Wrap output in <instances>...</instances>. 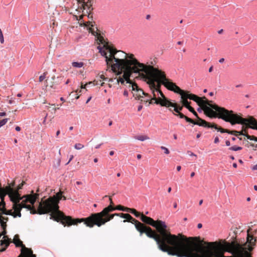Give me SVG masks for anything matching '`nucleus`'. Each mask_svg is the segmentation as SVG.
Listing matches in <instances>:
<instances>
[{
	"label": "nucleus",
	"mask_w": 257,
	"mask_h": 257,
	"mask_svg": "<svg viewBox=\"0 0 257 257\" xmlns=\"http://www.w3.org/2000/svg\"><path fill=\"white\" fill-rule=\"evenodd\" d=\"M136 229L141 236L145 233L154 239L161 251L168 255L177 257H250V228L247 230L246 242L233 240L224 241L218 244L210 242L203 246L196 240V238L179 233L171 234L167 228L155 227L160 234L152 229L139 222L136 224Z\"/></svg>",
	"instance_id": "nucleus-1"
},
{
	"label": "nucleus",
	"mask_w": 257,
	"mask_h": 257,
	"mask_svg": "<svg viewBox=\"0 0 257 257\" xmlns=\"http://www.w3.org/2000/svg\"><path fill=\"white\" fill-rule=\"evenodd\" d=\"M5 194H8L10 200L14 203L13 209L17 216L21 217V210L23 208H25L31 211V213L39 214H45L49 213H55L58 214L62 220L63 224H66L65 221L63 220V216H65L59 210L58 204L62 198L66 199V197L62 196L61 192L57 193L53 197H50L44 201H41L39 203L37 210L32 207L30 205H26L28 202L33 205L38 199L39 194H33L32 195H28L21 197L20 195L16 191L10 188L6 191L2 190ZM33 193H34L33 192Z\"/></svg>",
	"instance_id": "nucleus-2"
},
{
	"label": "nucleus",
	"mask_w": 257,
	"mask_h": 257,
	"mask_svg": "<svg viewBox=\"0 0 257 257\" xmlns=\"http://www.w3.org/2000/svg\"><path fill=\"white\" fill-rule=\"evenodd\" d=\"M165 85L176 93L181 95V102L184 106L187 108L190 106V102L188 99L195 101L198 105H204V113L209 117H218L226 122H230L231 124H245L249 122L253 124L252 119H245V118L239 116L237 114L234 113L232 110H228L224 107H221L216 104H211V101H208L205 97H200L195 94L189 93V92L184 91L181 90L175 83H165Z\"/></svg>",
	"instance_id": "nucleus-3"
},
{
	"label": "nucleus",
	"mask_w": 257,
	"mask_h": 257,
	"mask_svg": "<svg viewBox=\"0 0 257 257\" xmlns=\"http://www.w3.org/2000/svg\"><path fill=\"white\" fill-rule=\"evenodd\" d=\"M103 48L98 46L99 52L105 58L107 65L111 67V69L117 75L124 72L125 76H128L131 72L138 73L140 76L144 73L151 64L140 63L132 54H127L121 51H116L104 43Z\"/></svg>",
	"instance_id": "nucleus-4"
},
{
	"label": "nucleus",
	"mask_w": 257,
	"mask_h": 257,
	"mask_svg": "<svg viewBox=\"0 0 257 257\" xmlns=\"http://www.w3.org/2000/svg\"><path fill=\"white\" fill-rule=\"evenodd\" d=\"M141 76L147 82L150 88L152 90L153 97L156 104H160L162 106L170 107L174 106V104L167 98L160 90L161 85H164L168 89H170L165 85V83H174L167 79L164 72L150 65Z\"/></svg>",
	"instance_id": "nucleus-5"
},
{
	"label": "nucleus",
	"mask_w": 257,
	"mask_h": 257,
	"mask_svg": "<svg viewBox=\"0 0 257 257\" xmlns=\"http://www.w3.org/2000/svg\"><path fill=\"white\" fill-rule=\"evenodd\" d=\"M116 209V207L108 206L99 213H95L91 214L89 217L85 218L74 219L70 216H63V220L66 222L68 225L77 224L78 223L84 222L87 226L92 227L94 225L98 227L105 224L106 222L111 220L114 216L120 217V213H114L110 214L109 213Z\"/></svg>",
	"instance_id": "nucleus-6"
},
{
	"label": "nucleus",
	"mask_w": 257,
	"mask_h": 257,
	"mask_svg": "<svg viewBox=\"0 0 257 257\" xmlns=\"http://www.w3.org/2000/svg\"><path fill=\"white\" fill-rule=\"evenodd\" d=\"M196 117L198 119L197 121H194L193 119H192V121L190 122L195 125H198L199 126H201L205 127L214 128L215 130H217L218 131H219L221 133H230L228 130H225L221 127H219L216 124L214 123H209L205 121V120L199 118L198 115Z\"/></svg>",
	"instance_id": "nucleus-7"
},
{
	"label": "nucleus",
	"mask_w": 257,
	"mask_h": 257,
	"mask_svg": "<svg viewBox=\"0 0 257 257\" xmlns=\"http://www.w3.org/2000/svg\"><path fill=\"white\" fill-rule=\"evenodd\" d=\"M141 219L145 223L150 225L154 227H161L167 228V225L164 221L162 220L155 221L152 218L144 214L141 215Z\"/></svg>",
	"instance_id": "nucleus-8"
},
{
	"label": "nucleus",
	"mask_w": 257,
	"mask_h": 257,
	"mask_svg": "<svg viewBox=\"0 0 257 257\" xmlns=\"http://www.w3.org/2000/svg\"><path fill=\"white\" fill-rule=\"evenodd\" d=\"M14 243L17 247H21V253L24 254L26 256L36 257V255L33 253L31 249L26 247L23 244L22 241L19 239L18 235H16L14 238Z\"/></svg>",
	"instance_id": "nucleus-9"
},
{
	"label": "nucleus",
	"mask_w": 257,
	"mask_h": 257,
	"mask_svg": "<svg viewBox=\"0 0 257 257\" xmlns=\"http://www.w3.org/2000/svg\"><path fill=\"white\" fill-rule=\"evenodd\" d=\"M123 76L124 77L125 80V83L124 86L125 87V89H126L127 90L132 91L133 92L135 88H137V84L136 83H133V82L130 80V77L134 75L136 78H140L144 80L141 76L139 75L138 73H136L134 72H131L129 75L125 76L124 74V72H122Z\"/></svg>",
	"instance_id": "nucleus-10"
},
{
	"label": "nucleus",
	"mask_w": 257,
	"mask_h": 257,
	"mask_svg": "<svg viewBox=\"0 0 257 257\" xmlns=\"http://www.w3.org/2000/svg\"><path fill=\"white\" fill-rule=\"evenodd\" d=\"M4 200H2V202L0 204V214L1 215H9L13 216L14 218L17 217L16 215V213L15 212H13L12 210H7L5 208V202L4 201Z\"/></svg>",
	"instance_id": "nucleus-11"
},
{
	"label": "nucleus",
	"mask_w": 257,
	"mask_h": 257,
	"mask_svg": "<svg viewBox=\"0 0 257 257\" xmlns=\"http://www.w3.org/2000/svg\"><path fill=\"white\" fill-rule=\"evenodd\" d=\"M116 209L119 210H121L123 211H126L128 212H130L133 214L136 217H138L140 216V213L138 212L136 209H132L127 207H124L121 205H118L116 206Z\"/></svg>",
	"instance_id": "nucleus-12"
},
{
	"label": "nucleus",
	"mask_w": 257,
	"mask_h": 257,
	"mask_svg": "<svg viewBox=\"0 0 257 257\" xmlns=\"http://www.w3.org/2000/svg\"><path fill=\"white\" fill-rule=\"evenodd\" d=\"M120 217L125 219L123 220V222H125L126 221L131 222L133 224H135L136 226V224L139 222L138 220L134 219L131 215L129 214H124L120 213Z\"/></svg>",
	"instance_id": "nucleus-13"
},
{
	"label": "nucleus",
	"mask_w": 257,
	"mask_h": 257,
	"mask_svg": "<svg viewBox=\"0 0 257 257\" xmlns=\"http://www.w3.org/2000/svg\"><path fill=\"white\" fill-rule=\"evenodd\" d=\"M133 94L134 97L136 98V99L140 100L141 99V97H143V95H145V92H144V91L141 89L139 88L137 85V88L135 89V90L132 92ZM145 97H144L145 98Z\"/></svg>",
	"instance_id": "nucleus-14"
},
{
	"label": "nucleus",
	"mask_w": 257,
	"mask_h": 257,
	"mask_svg": "<svg viewBox=\"0 0 257 257\" xmlns=\"http://www.w3.org/2000/svg\"><path fill=\"white\" fill-rule=\"evenodd\" d=\"M77 5V9H85L88 7V2L89 0H75Z\"/></svg>",
	"instance_id": "nucleus-15"
},
{
	"label": "nucleus",
	"mask_w": 257,
	"mask_h": 257,
	"mask_svg": "<svg viewBox=\"0 0 257 257\" xmlns=\"http://www.w3.org/2000/svg\"><path fill=\"white\" fill-rule=\"evenodd\" d=\"M143 96L145 97H141L140 99L141 101L144 102L146 103L149 102V103L147 105L148 106H149L150 104H152L153 103L152 100H154L152 99L151 96H150L149 94L145 93V95H143Z\"/></svg>",
	"instance_id": "nucleus-16"
},
{
	"label": "nucleus",
	"mask_w": 257,
	"mask_h": 257,
	"mask_svg": "<svg viewBox=\"0 0 257 257\" xmlns=\"http://www.w3.org/2000/svg\"><path fill=\"white\" fill-rule=\"evenodd\" d=\"M252 119L253 121V123H252L253 124H251V123H250L249 122H247V123H245V124H242V125H248V127L252 128V129H254V130H257V121L255 119H254L253 117L252 116H249L248 118H245V119Z\"/></svg>",
	"instance_id": "nucleus-17"
},
{
	"label": "nucleus",
	"mask_w": 257,
	"mask_h": 257,
	"mask_svg": "<svg viewBox=\"0 0 257 257\" xmlns=\"http://www.w3.org/2000/svg\"><path fill=\"white\" fill-rule=\"evenodd\" d=\"M8 217L0 216V224L3 229L7 227V222L8 221Z\"/></svg>",
	"instance_id": "nucleus-18"
},
{
	"label": "nucleus",
	"mask_w": 257,
	"mask_h": 257,
	"mask_svg": "<svg viewBox=\"0 0 257 257\" xmlns=\"http://www.w3.org/2000/svg\"><path fill=\"white\" fill-rule=\"evenodd\" d=\"M229 132H230L229 134H234V133H237V134H238L239 135H243V136H245L247 139L249 140H253V139H254V136H249L248 135H247V134H243L242 132H237V131H232V132H230L229 131Z\"/></svg>",
	"instance_id": "nucleus-19"
},
{
	"label": "nucleus",
	"mask_w": 257,
	"mask_h": 257,
	"mask_svg": "<svg viewBox=\"0 0 257 257\" xmlns=\"http://www.w3.org/2000/svg\"><path fill=\"white\" fill-rule=\"evenodd\" d=\"M174 104V106H170L169 107V110L170 111H173V110L175 111L176 113L177 112H180V110H182L183 106H177L175 103Z\"/></svg>",
	"instance_id": "nucleus-20"
},
{
	"label": "nucleus",
	"mask_w": 257,
	"mask_h": 257,
	"mask_svg": "<svg viewBox=\"0 0 257 257\" xmlns=\"http://www.w3.org/2000/svg\"><path fill=\"white\" fill-rule=\"evenodd\" d=\"M178 114H175V113H174L175 115H178L179 116V117L181 118H185V120L187 121V122H191L192 121V119L191 118H190L189 117H188L187 116H185V115H184L183 113H181V112H177Z\"/></svg>",
	"instance_id": "nucleus-21"
},
{
	"label": "nucleus",
	"mask_w": 257,
	"mask_h": 257,
	"mask_svg": "<svg viewBox=\"0 0 257 257\" xmlns=\"http://www.w3.org/2000/svg\"><path fill=\"white\" fill-rule=\"evenodd\" d=\"M135 139L141 141H144L145 140H147L149 139V138L147 137V136H136L135 137Z\"/></svg>",
	"instance_id": "nucleus-22"
},
{
	"label": "nucleus",
	"mask_w": 257,
	"mask_h": 257,
	"mask_svg": "<svg viewBox=\"0 0 257 257\" xmlns=\"http://www.w3.org/2000/svg\"><path fill=\"white\" fill-rule=\"evenodd\" d=\"M84 65V63L82 62H73L72 63V66L75 68H81Z\"/></svg>",
	"instance_id": "nucleus-23"
},
{
	"label": "nucleus",
	"mask_w": 257,
	"mask_h": 257,
	"mask_svg": "<svg viewBox=\"0 0 257 257\" xmlns=\"http://www.w3.org/2000/svg\"><path fill=\"white\" fill-rule=\"evenodd\" d=\"M84 147V145L80 143H77L74 145V148L78 150L83 149Z\"/></svg>",
	"instance_id": "nucleus-24"
},
{
	"label": "nucleus",
	"mask_w": 257,
	"mask_h": 257,
	"mask_svg": "<svg viewBox=\"0 0 257 257\" xmlns=\"http://www.w3.org/2000/svg\"><path fill=\"white\" fill-rule=\"evenodd\" d=\"M230 150L234 151H237L239 150H241L242 149V148L240 147H238L236 146H232L229 149Z\"/></svg>",
	"instance_id": "nucleus-25"
},
{
	"label": "nucleus",
	"mask_w": 257,
	"mask_h": 257,
	"mask_svg": "<svg viewBox=\"0 0 257 257\" xmlns=\"http://www.w3.org/2000/svg\"><path fill=\"white\" fill-rule=\"evenodd\" d=\"M123 77H119V78L117 79V81L118 83H121V84L124 85L125 83V80L124 78V77L122 76Z\"/></svg>",
	"instance_id": "nucleus-26"
},
{
	"label": "nucleus",
	"mask_w": 257,
	"mask_h": 257,
	"mask_svg": "<svg viewBox=\"0 0 257 257\" xmlns=\"http://www.w3.org/2000/svg\"><path fill=\"white\" fill-rule=\"evenodd\" d=\"M187 108L190 112H192L195 116H197L198 114H197V112L195 111V110L194 109V108L193 107H192L191 106H189L187 107Z\"/></svg>",
	"instance_id": "nucleus-27"
},
{
	"label": "nucleus",
	"mask_w": 257,
	"mask_h": 257,
	"mask_svg": "<svg viewBox=\"0 0 257 257\" xmlns=\"http://www.w3.org/2000/svg\"><path fill=\"white\" fill-rule=\"evenodd\" d=\"M8 118H5L0 120V127L4 125L8 121Z\"/></svg>",
	"instance_id": "nucleus-28"
},
{
	"label": "nucleus",
	"mask_w": 257,
	"mask_h": 257,
	"mask_svg": "<svg viewBox=\"0 0 257 257\" xmlns=\"http://www.w3.org/2000/svg\"><path fill=\"white\" fill-rule=\"evenodd\" d=\"M94 84L92 82H88V83L85 84L84 85H82L81 86V88H83V89H85L86 88V87H88L89 86H94Z\"/></svg>",
	"instance_id": "nucleus-29"
},
{
	"label": "nucleus",
	"mask_w": 257,
	"mask_h": 257,
	"mask_svg": "<svg viewBox=\"0 0 257 257\" xmlns=\"http://www.w3.org/2000/svg\"><path fill=\"white\" fill-rule=\"evenodd\" d=\"M0 42L1 43L3 44L4 43V38L3 36L2 30L0 29Z\"/></svg>",
	"instance_id": "nucleus-30"
},
{
	"label": "nucleus",
	"mask_w": 257,
	"mask_h": 257,
	"mask_svg": "<svg viewBox=\"0 0 257 257\" xmlns=\"http://www.w3.org/2000/svg\"><path fill=\"white\" fill-rule=\"evenodd\" d=\"M46 76V73L45 72L43 73V75H41L39 77V81L42 82V81H43L45 79Z\"/></svg>",
	"instance_id": "nucleus-31"
},
{
	"label": "nucleus",
	"mask_w": 257,
	"mask_h": 257,
	"mask_svg": "<svg viewBox=\"0 0 257 257\" xmlns=\"http://www.w3.org/2000/svg\"><path fill=\"white\" fill-rule=\"evenodd\" d=\"M161 149L164 151V153L166 154H169L170 153L169 150L164 146H161Z\"/></svg>",
	"instance_id": "nucleus-32"
},
{
	"label": "nucleus",
	"mask_w": 257,
	"mask_h": 257,
	"mask_svg": "<svg viewBox=\"0 0 257 257\" xmlns=\"http://www.w3.org/2000/svg\"><path fill=\"white\" fill-rule=\"evenodd\" d=\"M200 105V106H202V107H198V108H197V111H198V112H202V110H203L204 111V105H203V104H202V105H201H201Z\"/></svg>",
	"instance_id": "nucleus-33"
},
{
	"label": "nucleus",
	"mask_w": 257,
	"mask_h": 257,
	"mask_svg": "<svg viewBox=\"0 0 257 257\" xmlns=\"http://www.w3.org/2000/svg\"><path fill=\"white\" fill-rule=\"evenodd\" d=\"M84 26L87 27H90V26L92 27L93 25L91 24L90 22H87L86 23H84Z\"/></svg>",
	"instance_id": "nucleus-34"
},
{
	"label": "nucleus",
	"mask_w": 257,
	"mask_h": 257,
	"mask_svg": "<svg viewBox=\"0 0 257 257\" xmlns=\"http://www.w3.org/2000/svg\"><path fill=\"white\" fill-rule=\"evenodd\" d=\"M123 94L124 96H128V90L126 89H125L124 91H123Z\"/></svg>",
	"instance_id": "nucleus-35"
},
{
	"label": "nucleus",
	"mask_w": 257,
	"mask_h": 257,
	"mask_svg": "<svg viewBox=\"0 0 257 257\" xmlns=\"http://www.w3.org/2000/svg\"><path fill=\"white\" fill-rule=\"evenodd\" d=\"M99 77L101 79V80H106V78L105 77L104 75H103V74H101L99 76Z\"/></svg>",
	"instance_id": "nucleus-36"
},
{
	"label": "nucleus",
	"mask_w": 257,
	"mask_h": 257,
	"mask_svg": "<svg viewBox=\"0 0 257 257\" xmlns=\"http://www.w3.org/2000/svg\"><path fill=\"white\" fill-rule=\"evenodd\" d=\"M219 142V140L218 137H216L214 139V143L217 144Z\"/></svg>",
	"instance_id": "nucleus-37"
},
{
	"label": "nucleus",
	"mask_w": 257,
	"mask_h": 257,
	"mask_svg": "<svg viewBox=\"0 0 257 257\" xmlns=\"http://www.w3.org/2000/svg\"><path fill=\"white\" fill-rule=\"evenodd\" d=\"M73 155H71L68 162L66 163V165L68 164L70 162V161L73 159Z\"/></svg>",
	"instance_id": "nucleus-38"
},
{
	"label": "nucleus",
	"mask_w": 257,
	"mask_h": 257,
	"mask_svg": "<svg viewBox=\"0 0 257 257\" xmlns=\"http://www.w3.org/2000/svg\"><path fill=\"white\" fill-rule=\"evenodd\" d=\"M109 201H110V205L109 206H111L112 207H113V203L112 201V199L110 197H109Z\"/></svg>",
	"instance_id": "nucleus-39"
},
{
	"label": "nucleus",
	"mask_w": 257,
	"mask_h": 257,
	"mask_svg": "<svg viewBox=\"0 0 257 257\" xmlns=\"http://www.w3.org/2000/svg\"><path fill=\"white\" fill-rule=\"evenodd\" d=\"M16 131L19 132L21 131V127L19 126H17L15 128Z\"/></svg>",
	"instance_id": "nucleus-40"
},
{
	"label": "nucleus",
	"mask_w": 257,
	"mask_h": 257,
	"mask_svg": "<svg viewBox=\"0 0 257 257\" xmlns=\"http://www.w3.org/2000/svg\"><path fill=\"white\" fill-rule=\"evenodd\" d=\"M225 144L227 146H229L230 145V143L229 141L227 140L225 142Z\"/></svg>",
	"instance_id": "nucleus-41"
},
{
	"label": "nucleus",
	"mask_w": 257,
	"mask_h": 257,
	"mask_svg": "<svg viewBox=\"0 0 257 257\" xmlns=\"http://www.w3.org/2000/svg\"><path fill=\"white\" fill-rule=\"evenodd\" d=\"M6 115V113L5 112H0V116H4Z\"/></svg>",
	"instance_id": "nucleus-42"
},
{
	"label": "nucleus",
	"mask_w": 257,
	"mask_h": 257,
	"mask_svg": "<svg viewBox=\"0 0 257 257\" xmlns=\"http://www.w3.org/2000/svg\"><path fill=\"white\" fill-rule=\"evenodd\" d=\"M143 108V106L142 105H140L138 107V110L140 111Z\"/></svg>",
	"instance_id": "nucleus-43"
},
{
	"label": "nucleus",
	"mask_w": 257,
	"mask_h": 257,
	"mask_svg": "<svg viewBox=\"0 0 257 257\" xmlns=\"http://www.w3.org/2000/svg\"><path fill=\"white\" fill-rule=\"evenodd\" d=\"M252 169L253 170H257V164L256 165H254Z\"/></svg>",
	"instance_id": "nucleus-44"
},
{
	"label": "nucleus",
	"mask_w": 257,
	"mask_h": 257,
	"mask_svg": "<svg viewBox=\"0 0 257 257\" xmlns=\"http://www.w3.org/2000/svg\"><path fill=\"white\" fill-rule=\"evenodd\" d=\"M224 61V58H221V59H220L219 60V62L220 63H223Z\"/></svg>",
	"instance_id": "nucleus-45"
},
{
	"label": "nucleus",
	"mask_w": 257,
	"mask_h": 257,
	"mask_svg": "<svg viewBox=\"0 0 257 257\" xmlns=\"http://www.w3.org/2000/svg\"><path fill=\"white\" fill-rule=\"evenodd\" d=\"M202 227V225L201 223H198L197 225V227L198 228H201Z\"/></svg>",
	"instance_id": "nucleus-46"
},
{
	"label": "nucleus",
	"mask_w": 257,
	"mask_h": 257,
	"mask_svg": "<svg viewBox=\"0 0 257 257\" xmlns=\"http://www.w3.org/2000/svg\"><path fill=\"white\" fill-rule=\"evenodd\" d=\"M212 70H213V66H211L209 68V70L208 71L209 72H211L212 71Z\"/></svg>",
	"instance_id": "nucleus-47"
},
{
	"label": "nucleus",
	"mask_w": 257,
	"mask_h": 257,
	"mask_svg": "<svg viewBox=\"0 0 257 257\" xmlns=\"http://www.w3.org/2000/svg\"><path fill=\"white\" fill-rule=\"evenodd\" d=\"M181 167L180 166H178L177 167V170L178 171H180V170H181Z\"/></svg>",
	"instance_id": "nucleus-48"
},
{
	"label": "nucleus",
	"mask_w": 257,
	"mask_h": 257,
	"mask_svg": "<svg viewBox=\"0 0 257 257\" xmlns=\"http://www.w3.org/2000/svg\"><path fill=\"white\" fill-rule=\"evenodd\" d=\"M102 144H99V145H97V146H96L95 147V148L96 149H99L100 146L102 145Z\"/></svg>",
	"instance_id": "nucleus-49"
},
{
	"label": "nucleus",
	"mask_w": 257,
	"mask_h": 257,
	"mask_svg": "<svg viewBox=\"0 0 257 257\" xmlns=\"http://www.w3.org/2000/svg\"><path fill=\"white\" fill-rule=\"evenodd\" d=\"M18 257H27L26 255H25L24 254H21L20 255H19ZM29 257V256H28Z\"/></svg>",
	"instance_id": "nucleus-50"
},
{
	"label": "nucleus",
	"mask_w": 257,
	"mask_h": 257,
	"mask_svg": "<svg viewBox=\"0 0 257 257\" xmlns=\"http://www.w3.org/2000/svg\"><path fill=\"white\" fill-rule=\"evenodd\" d=\"M137 158H138V159H140L142 158V156H141V155H140V154H138V155H137Z\"/></svg>",
	"instance_id": "nucleus-51"
},
{
	"label": "nucleus",
	"mask_w": 257,
	"mask_h": 257,
	"mask_svg": "<svg viewBox=\"0 0 257 257\" xmlns=\"http://www.w3.org/2000/svg\"><path fill=\"white\" fill-rule=\"evenodd\" d=\"M222 32H223V30H222V29H221V30H219V31H218V33L219 34H222Z\"/></svg>",
	"instance_id": "nucleus-52"
},
{
	"label": "nucleus",
	"mask_w": 257,
	"mask_h": 257,
	"mask_svg": "<svg viewBox=\"0 0 257 257\" xmlns=\"http://www.w3.org/2000/svg\"><path fill=\"white\" fill-rule=\"evenodd\" d=\"M76 183V184H77V185H81V184H82V182H80V181H77Z\"/></svg>",
	"instance_id": "nucleus-53"
},
{
	"label": "nucleus",
	"mask_w": 257,
	"mask_h": 257,
	"mask_svg": "<svg viewBox=\"0 0 257 257\" xmlns=\"http://www.w3.org/2000/svg\"><path fill=\"white\" fill-rule=\"evenodd\" d=\"M194 175H195V173H194V172H192V173H191V174H190V176H191V177H194Z\"/></svg>",
	"instance_id": "nucleus-54"
},
{
	"label": "nucleus",
	"mask_w": 257,
	"mask_h": 257,
	"mask_svg": "<svg viewBox=\"0 0 257 257\" xmlns=\"http://www.w3.org/2000/svg\"><path fill=\"white\" fill-rule=\"evenodd\" d=\"M60 131L59 130L57 131V132H56V136L57 137L60 134Z\"/></svg>",
	"instance_id": "nucleus-55"
},
{
	"label": "nucleus",
	"mask_w": 257,
	"mask_h": 257,
	"mask_svg": "<svg viewBox=\"0 0 257 257\" xmlns=\"http://www.w3.org/2000/svg\"><path fill=\"white\" fill-rule=\"evenodd\" d=\"M113 154H114V152H113V151H110V152H109V155H110V156H112V155H113Z\"/></svg>",
	"instance_id": "nucleus-56"
},
{
	"label": "nucleus",
	"mask_w": 257,
	"mask_h": 257,
	"mask_svg": "<svg viewBox=\"0 0 257 257\" xmlns=\"http://www.w3.org/2000/svg\"><path fill=\"white\" fill-rule=\"evenodd\" d=\"M177 203L176 202H175L174 203L173 207H174V208H176L177 207Z\"/></svg>",
	"instance_id": "nucleus-57"
},
{
	"label": "nucleus",
	"mask_w": 257,
	"mask_h": 257,
	"mask_svg": "<svg viewBox=\"0 0 257 257\" xmlns=\"http://www.w3.org/2000/svg\"><path fill=\"white\" fill-rule=\"evenodd\" d=\"M173 137H174V139L175 140L177 139V135H176V134H174V135H173Z\"/></svg>",
	"instance_id": "nucleus-58"
},
{
	"label": "nucleus",
	"mask_w": 257,
	"mask_h": 257,
	"mask_svg": "<svg viewBox=\"0 0 257 257\" xmlns=\"http://www.w3.org/2000/svg\"><path fill=\"white\" fill-rule=\"evenodd\" d=\"M232 166L234 167V168H236L237 167V164L236 163H233V165H232Z\"/></svg>",
	"instance_id": "nucleus-59"
},
{
	"label": "nucleus",
	"mask_w": 257,
	"mask_h": 257,
	"mask_svg": "<svg viewBox=\"0 0 257 257\" xmlns=\"http://www.w3.org/2000/svg\"><path fill=\"white\" fill-rule=\"evenodd\" d=\"M242 87V84H238L236 85V87Z\"/></svg>",
	"instance_id": "nucleus-60"
},
{
	"label": "nucleus",
	"mask_w": 257,
	"mask_h": 257,
	"mask_svg": "<svg viewBox=\"0 0 257 257\" xmlns=\"http://www.w3.org/2000/svg\"><path fill=\"white\" fill-rule=\"evenodd\" d=\"M203 203V200H200L199 202V205H201Z\"/></svg>",
	"instance_id": "nucleus-61"
},
{
	"label": "nucleus",
	"mask_w": 257,
	"mask_h": 257,
	"mask_svg": "<svg viewBox=\"0 0 257 257\" xmlns=\"http://www.w3.org/2000/svg\"><path fill=\"white\" fill-rule=\"evenodd\" d=\"M209 95L210 96H213L214 95V93L213 92H209Z\"/></svg>",
	"instance_id": "nucleus-62"
},
{
	"label": "nucleus",
	"mask_w": 257,
	"mask_h": 257,
	"mask_svg": "<svg viewBox=\"0 0 257 257\" xmlns=\"http://www.w3.org/2000/svg\"><path fill=\"white\" fill-rule=\"evenodd\" d=\"M251 146L254 147L255 149L257 148V144L256 145H251Z\"/></svg>",
	"instance_id": "nucleus-63"
},
{
	"label": "nucleus",
	"mask_w": 257,
	"mask_h": 257,
	"mask_svg": "<svg viewBox=\"0 0 257 257\" xmlns=\"http://www.w3.org/2000/svg\"><path fill=\"white\" fill-rule=\"evenodd\" d=\"M254 189L255 190V191H257V186L256 185H254Z\"/></svg>",
	"instance_id": "nucleus-64"
}]
</instances>
